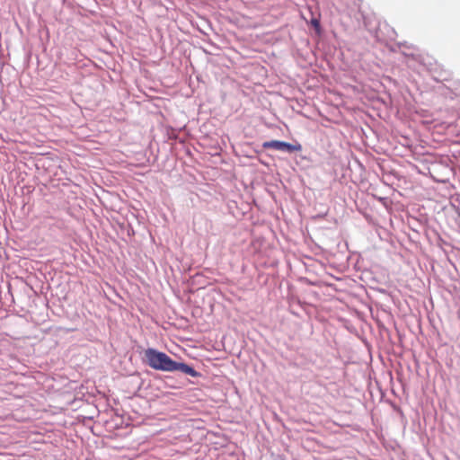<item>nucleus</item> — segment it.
<instances>
[{
  "label": "nucleus",
  "instance_id": "obj_1",
  "mask_svg": "<svg viewBox=\"0 0 460 460\" xmlns=\"http://www.w3.org/2000/svg\"><path fill=\"white\" fill-rule=\"evenodd\" d=\"M145 357L148 366L155 370L172 372L173 368H175L174 360L167 354L155 349H146Z\"/></svg>",
  "mask_w": 460,
  "mask_h": 460
},
{
  "label": "nucleus",
  "instance_id": "obj_2",
  "mask_svg": "<svg viewBox=\"0 0 460 460\" xmlns=\"http://www.w3.org/2000/svg\"><path fill=\"white\" fill-rule=\"evenodd\" d=\"M174 367L175 368H173V371H181L193 377L198 376L199 375L198 372L193 367L185 363H178L174 361Z\"/></svg>",
  "mask_w": 460,
  "mask_h": 460
},
{
  "label": "nucleus",
  "instance_id": "obj_3",
  "mask_svg": "<svg viewBox=\"0 0 460 460\" xmlns=\"http://www.w3.org/2000/svg\"><path fill=\"white\" fill-rule=\"evenodd\" d=\"M302 150V146L299 143L290 144L288 142H281V146H279V151H284L288 153L293 152H300Z\"/></svg>",
  "mask_w": 460,
  "mask_h": 460
},
{
  "label": "nucleus",
  "instance_id": "obj_4",
  "mask_svg": "<svg viewBox=\"0 0 460 460\" xmlns=\"http://www.w3.org/2000/svg\"><path fill=\"white\" fill-rule=\"evenodd\" d=\"M281 142L279 140H271L266 141L262 144V147L264 149H275L279 151V146H281Z\"/></svg>",
  "mask_w": 460,
  "mask_h": 460
}]
</instances>
